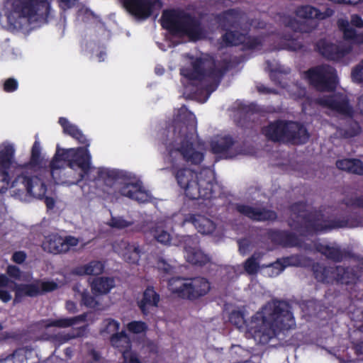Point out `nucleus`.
Segmentation results:
<instances>
[{
    "instance_id": "obj_1",
    "label": "nucleus",
    "mask_w": 363,
    "mask_h": 363,
    "mask_svg": "<svg viewBox=\"0 0 363 363\" xmlns=\"http://www.w3.org/2000/svg\"><path fill=\"white\" fill-rule=\"evenodd\" d=\"M15 152L13 144L3 143L0 145V193L17 187L18 190H25L34 198L43 199L47 192V186L37 176L42 171L48 172L55 184L66 182L68 149L60 148L57 145L48 165L42 156L40 143L38 140L33 144L28 162L17 164L14 160Z\"/></svg>"
},
{
    "instance_id": "obj_2",
    "label": "nucleus",
    "mask_w": 363,
    "mask_h": 363,
    "mask_svg": "<svg viewBox=\"0 0 363 363\" xmlns=\"http://www.w3.org/2000/svg\"><path fill=\"white\" fill-rule=\"evenodd\" d=\"M229 322L236 328H247L256 335L277 336L281 332L288 331L296 327V322L290 304L283 300L272 299L252 316L250 322L245 313L233 310L229 314Z\"/></svg>"
},
{
    "instance_id": "obj_3",
    "label": "nucleus",
    "mask_w": 363,
    "mask_h": 363,
    "mask_svg": "<svg viewBox=\"0 0 363 363\" xmlns=\"http://www.w3.org/2000/svg\"><path fill=\"white\" fill-rule=\"evenodd\" d=\"M197 137L196 116L183 105L174 114L172 123L163 130L160 140L169 157L180 154L185 162L199 164L204 155L194 147Z\"/></svg>"
},
{
    "instance_id": "obj_4",
    "label": "nucleus",
    "mask_w": 363,
    "mask_h": 363,
    "mask_svg": "<svg viewBox=\"0 0 363 363\" xmlns=\"http://www.w3.org/2000/svg\"><path fill=\"white\" fill-rule=\"evenodd\" d=\"M307 203L297 201L289 206L291 218L288 225L301 236L326 233L334 229L355 228L360 225L362 218L357 212L335 219H329L320 210L307 212Z\"/></svg>"
},
{
    "instance_id": "obj_5",
    "label": "nucleus",
    "mask_w": 363,
    "mask_h": 363,
    "mask_svg": "<svg viewBox=\"0 0 363 363\" xmlns=\"http://www.w3.org/2000/svg\"><path fill=\"white\" fill-rule=\"evenodd\" d=\"M160 23L173 36H186L193 42L205 38V30L201 20L183 9L164 10Z\"/></svg>"
},
{
    "instance_id": "obj_6",
    "label": "nucleus",
    "mask_w": 363,
    "mask_h": 363,
    "mask_svg": "<svg viewBox=\"0 0 363 363\" xmlns=\"http://www.w3.org/2000/svg\"><path fill=\"white\" fill-rule=\"evenodd\" d=\"M315 279L325 284L336 283L347 286L363 282V258L353 266H325L315 263L313 265Z\"/></svg>"
},
{
    "instance_id": "obj_7",
    "label": "nucleus",
    "mask_w": 363,
    "mask_h": 363,
    "mask_svg": "<svg viewBox=\"0 0 363 363\" xmlns=\"http://www.w3.org/2000/svg\"><path fill=\"white\" fill-rule=\"evenodd\" d=\"M262 133L268 140L274 143L305 144L309 139L306 128L293 121L276 120L262 128Z\"/></svg>"
},
{
    "instance_id": "obj_8",
    "label": "nucleus",
    "mask_w": 363,
    "mask_h": 363,
    "mask_svg": "<svg viewBox=\"0 0 363 363\" xmlns=\"http://www.w3.org/2000/svg\"><path fill=\"white\" fill-rule=\"evenodd\" d=\"M216 20L220 29L225 31L221 39L227 47L240 43L244 37L242 32H250L251 29V23L247 19L245 13L239 8L223 11L216 16Z\"/></svg>"
},
{
    "instance_id": "obj_9",
    "label": "nucleus",
    "mask_w": 363,
    "mask_h": 363,
    "mask_svg": "<svg viewBox=\"0 0 363 363\" xmlns=\"http://www.w3.org/2000/svg\"><path fill=\"white\" fill-rule=\"evenodd\" d=\"M168 289L179 298L194 301L205 296L210 291L211 284L202 277H174L168 279Z\"/></svg>"
},
{
    "instance_id": "obj_10",
    "label": "nucleus",
    "mask_w": 363,
    "mask_h": 363,
    "mask_svg": "<svg viewBox=\"0 0 363 363\" xmlns=\"http://www.w3.org/2000/svg\"><path fill=\"white\" fill-rule=\"evenodd\" d=\"M191 67L182 68L180 73L189 80L203 81L211 78L220 81L223 75L230 68V62L223 60L219 67H216L214 61L204 57L194 58L191 62Z\"/></svg>"
},
{
    "instance_id": "obj_11",
    "label": "nucleus",
    "mask_w": 363,
    "mask_h": 363,
    "mask_svg": "<svg viewBox=\"0 0 363 363\" xmlns=\"http://www.w3.org/2000/svg\"><path fill=\"white\" fill-rule=\"evenodd\" d=\"M50 11V3L48 0H12L11 13V17L25 18L29 22L40 19L46 20Z\"/></svg>"
},
{
    "instance_id": "obj_12",
    "label": "nucleus",
    "mask_w": 363,
    "mask_h": 363,
    "mask_svg": "<svg viewBox=\"0 0 363 363\" xmlns=\"http://www.w3.org/2000/svg\"><path fill=\"white\" fill-rule=\"evenodd\" d=\"M11 291L15 292L13 305L21 302L24 296L36 297L38 289L34 281L30 284H18L4 274H0V300L8 303L12 298Z\"/></svg>"
},
{
    "instance_id": "obj_13",
    "label": "nucleus",
    "mask_w": 363,
    "mask_h": 363,
    "mask_svg": "<svg viewBox=\"0 0 363 363\" xmlns=\"http://www.w3.org/2000/svg\"><path fill=\"white\" fill-rule=\"evenodd\" d=\"M309 84L320 91H333L337 87V71L326 64H322L308 69L305 72Z\"/></svg>"
},
{
    "instance_id": "obj_14",
    "label": "nucleus",
    "mask_w": 363,
    "mask_h": 363,
    "mask_svg": "<svg viewBox=\"0 0 363 363\" xmlns=\"http://www.w3.org/2000/svg\"><path fill=\"white\" fill-rule=\"evenodd\" d=\"M172 169L178 185L184 190L185 196L189 199H194L196 196L199 195L196 186L201 177L203 174L205 176L207 174H211L209 170H204L198 174L187 167L179 168L177 170L172 167Z\"/></svg>"
},
{
    "instance_id": "obj_15",
    "label": "nucleus",
    "mask_w": 363,
    "mask_h": 363,
    "mask_svg": "<svg viewBox=\"0 0 363 363\" xmlns=\"http://www.w3.org/2000/svg\"><path fill=\"white\" fill-rule=\"evenodd\" d=\"M315 49L324 58L336 62H342L351 53L352 46L345 43L337 45L325 39H320L315 44Z\"/></svg>"
},
{
    "instance_id": "obj_16",
    "label": "nucleus",
    "mask_w": 363,
    "mask_h": 363,
    "mask_svg": "<svg viewBox=\"0 0 363 363\" xmlns=\"http://www.w3.org/2000/svg\"><path fill=\"white\" fill-rule=\"evenodd\" d=\"M125 9L138 19L145 20L162 7L161 0H123Z\"/></svg>"
},
{
    "instance_id": "obj_17",
    "label": "nucleus",
    "mask_w": 363,
    "mask_h": 363,
    "mask_svg": "<svg viewBox=\"0 0 363 363\" xmlns=\"http://www.w3.org/2000/svg\"><path fill=\"white\" fill-rule=\"evenodd\" d=\"M87 147L69 148V168L78 167L81 171L77 183L81 182L85 176H87L91 169V155ZM72 184H76V182H69V185Z\"/></svg>"
},
{
    "instance_id": "obj_18",
    "label": "nucleus",
    "mask_w": 363,
    "mask_h": 363,
    "mask_svg": "<svg viewBox=\"0 0 363 363\" xmlns=\"http://www.w3.org/2000/svg\"><path fill=\"white\" fill-rule=\"evenodd\" d=\"M319 104L340 116L352 118L354 109L346 95L335 94L320 99Z\"/></svg>"
},
{
    "instance_id": "obj_19",
    "label": "nucleus",
    "mask_w": 363,
    "mask_h": 363,
    "mask_svg": "<svg viewBox=\"0 0 363 363\" xmlns=\"http://www.w3.org/2000/svg\"><path fill=\"white\" fill-rule=\"evenodd\" d=\"M235 208L239 213L252 220L264 222L277 219V213L274 211L265 208H255L242 203H237Z\"/></svg>"
},
{
    "instance_id": "obj_20",
    "label": "nucleus",
    "mask_w": 363,
    "mask_h": 363,
    "mask_svg": "<svg viewBox=\"0 0 363 363\" xmlns=\"http://www.w3.org/2000/svg\"><path fill=\"white\" fill-rule=\"evenodd\" d=\"M267 235L274 245L283 247H297L301 244L298 236L289 230L269 229Z\"/></svg>"
},
{
    "instance_id": "obj_21",
    "label": "nucleus",
    "mask_w": 363,
    "mask_h": 363,
    "mask_svg": "<svg viewBox=\"0 0 363 363\" xmlns=\"http://www.w3.org/2000/svg\"><path fill=\"white\" fill-rule=\"evenodd\" d=\"M110 342L113 347L116 348L122 354L123 360H131V358L133 359L134 355L137 354L131 350V341L124 330L118 333L113 334L110 337Z\"/></svg>"
},
{
    "instance_id": "obj_22",
    "label": "nucleus",
    "mask_w": 363,
    "mask_h": 363,
    "mask_svg": "<svg viewBox=\"0 0 363 363\" xmlns=\"http://www.w3.org/2000/svg\"><path fill=\"white\" fill-rule=\"evenodd\" d=\"M196 188L197 191H199V195L196 196L194 199H189L190 200H197L199 199L204 200L213 199L220 196L221 194L220 186L217 183L213 182L211 178L208 180L203 179L202 176L199 179Z\"/></svg>"
},
{
    "instance_id": "obj_23",
    "label": "nucleus",
    "mask_w": 363,
    "mask_h": 363,
    "mask_svg": "<svg viewBox=\"0 0 363 363\" xmlns=\"http://www.w3.org/2000/svg\"><path fill=\"white\" fill-rule=\"evenodd\" d=\"M119 194L139 203H145L150 201V194L144 189L140 182L127 183L123 185Z\"/></svg>"
},
{
    "instance_id": "obj_24",
    "label": "nucleus",
    "mask_w": 363,
    "mask_h": 363,
    "mask_svg": "<svg viewBox=\"0 0 363 363\" xmlns=\"http://www.w3.org/2000/svg\"><path fill=\"white\" fill-rule=\"evenodd\" d=\"M235 143V141L231 136L225 135L211 143V151L225 158H233L237 155L233 148Z\"/></svg>"
},
{
    "instance_id": "obj_25",
    "label": "nucleus",
    "mask_w": 363,
    "mask_h": 363,
    "mask_svg": "<svg viewBox=\"0 0 363 363\" xmlns=\"http://www.w3.org/2000/svg\"><path fill=\"white\" fill-rule=\"evenodd\" d=\"M315 250L325 256L328 259L334 262H341L347 258L351 257V252L340 246H330L322 243L315 245Z\"/></svg>"
},
{
    "instance_id": "obj_26",
    "label": "nucleus",
    "mask_w": 363,
    "mask_h": 363,
    "mask_svg": "<svg viewBox=\"0 0 363 363\" xmlns=\"http://www.w3.org/2000/svg\"><path fill=\"white\" fill-rule=\"evenodd\" d=\"M160 297L152 286H148L143 293L142 298L138 301V306L143 315H147L152 308L157 307Z\"/></svg>"
},
{
    "instance_id": "obj_27",
    "label": "nucleus",
    "mask_w": 363,
    "mask_h": 363,
    "mask_svg": "<svg viewBox=\"0 0 363 363\" xmlns=\"http://www.w3.org/2000/svg\"><path fill=\"white\" fill-rule=\"evenodd\" d=\"M42 247L45 251L52 254H59L68 251V236L62 238L57 234H51L45 237Z\"/></svg>"
},
{
    "instance_id": "obj_28",
    "label": "nucleus",
    "mask_w": 363,
    "mask_h": 363,
    "mask_svg": "<svg viewBox=\"0 0 363 363\" xmlns=\"http://www.w3.org/2000/svg\"><path fill=\"white\" fill-rule=\"evenodd\" d=\"M89 283L91 293L95 296L108 294L116 285L114 279L108 277L89 278Z\"/></svg>"
},
{
    "instance_id": "obj_29",
    "label": "nucleus",
    "mask_w": 363,
    "mask_h": 363,
    "mask_svg": "<svg viewBox=\"0 0 363 363\" xmlns=\"http://www.w3.org/2000/svg\"><path fill=\"white\" fill-rule=\"evenodd\" d=\"M282 22L286 27L289 28L296 33H309L317 26L316 23H313L311 21H299L291 16H284L282 17Z\"/></svg>"
},
{
    "instance_id": "obj_30",
    "label": "nucleus",
    "mask_w": 363,
    "mask_h": 363,
    "mask_svg": "<svg viewBox=\"0 0 363 363\" xmlns=\"http://www.w3.org/2000/svg\"><path fill=\"white\" fill-rule=\"evenodd\" d=\"M186 220L191 223L198 232L203 235L212 234L216 230L215 223L200 214H189Z\"/></svg>"
},
{
    "instance_id": "obj_31",
    "label": "nucleus",
    "mask_w": 363,
    "mask_h": 363,
    "mask_svg": "<svg viewBox=\"0 0 363 363\" xmlns=\"http://www.w3.org/2000/svg\"><path fill=\"white\" fill-rule=\"evenodd\" d=\"M69 340L86 335L88 324L86 323V315L82 314L73 318H69Z\"/></svg>"
},
{
    "instance_id": "obj_32",
    "label": "nucleus",
    "mask_w": 363,
    "mask_h": 363,
    "mask_svg": "<svg viewBox=\"0 0 363 363\" xmlns=\"http://www.w3.org/2000/svg\"><path fill=\"white\" fill-rule=\"evenodd\" d=\"M104 264L99 260H92L89 263L78 266L74 268L71 274L84 276V275H99L104 272Z\"/></svg>"
},
{
    "instance_id": "obj_33",
    "label": "nucleus",
    "mask_w": 363,
    "mask_h": 363,
    "mask_svg": "<svg viewBox=\"0 0 363 363\" xmlns=\"http://www.w3.org/2000/svg\"><path fill=\"white\" fill-rule=\"evenodd\" d=\"M336 167L348 173L363 176V162L359 159H342L336 161Z\"/></svg>"
},
{
    "instance_id": "obj_34",
    "label": "nucleus",
    "mask_w": 363,
    "mask_h": 363,
    "mask_svg": "<svg viewBox=\"0 0 363 363\" xmlns=\"http://www.w3.org/2000/svg\"><path fill=\"white\" fill-rule=\"evenodd\" d=\"M186 260L193 265L202 267L210 262V257L198 247L185 246Z\"/></svg>"
},
{
    "instance_id": "obj_35",
    "label": "nucleus",
    "mask_w": 363,
    "mask_h": 363,
    "mask_svg": "<svg viewBox=\"0 0 363 363\" xmlns=\"http://www.w3.org/2000/svg\"><path fill=\"white\" fill-rule=\"evenodd\" d=\"M250 32L243 31L242 34L244 35L243 38L241 39V43L238 44H233L232 46L242 45L243 50H252L263 45V40L260 36H252L249 35Z\"/></svg>"
},
{
    "instance_id": "obj_36",
    "label": "nucleus",
    "mask_w": 363,
    "mask_h": 363,
    "mask_svg": "<svg viewBox=\"0 0 363 363\" xmlns=\"http://www.w3.org/2000/svg\"><path fill=\"white\" fill-rule=\"evenodd\" d=\"M295 14L297 17L312 21L313 19L319 20L320 9L311 5H302L296 8Z\"/></svg>"
},
{
    "instance_id": "obj_37",
    "label": "nucleus",
    "mask_w": 363,
    "mask_h": 363,
    "mask_svg": "<svg viewBox=\"0 0 363 363\" xmlns=\"http://www.w3.org/2000/svg\"><path fill=\"white\" fill-rule=\"evenodd\" d=\"M349 118L350 119L347 122L345 126L341 130L342 135L346 138L355 137L362 131V128L359 123L353 120L352 118Z\"/></svg>"
},
{
    "instance_id": "obj_38",
    "label": "nucleus",
    "mask_w": 363,
    "mask_h": 363,
    "mask_svg": "<svg viewBox=\"0 0 363 363\" xmlns=\"http://www.w3.org/2000/svg\"><path fill=\"white\" fill-rule=\"evenodd\" d=\"M261 256L259 253L255 252L251 257L245 260L243 264L245 272L250 275L257 273L259 269V259Z\"/></svg>"
},
{
    "instance_id": "obj_39",
    "label": "nucleus",
    "mask_w": 363,
    "mask_h": 363,
    "mask_svg": "<svg viewBox=\"0 0 363 363\" xmlns=\"http://www.w3.org/2000/svg\"><path fill=\"white\" fill-rule=\"evenodd\" d=\"M120 328V323L113 318H106L103 321V328L100 330L101 335L105 336L106 335H110L118 333Z\"/></svg>"
},
{
    "instance_id": "obj_40",
    "label": "nucleus",
    "mask_w": 363,
    "mask_h": 363,
    "mask_svg": "<svg viewBox=\"0 0 363 363\" xmlns=\"http://www.w3.org/2000/svg\"><path fill=\"white\" fill-rule=\"evenodd\" d=\"M34 284H35L38 289V296L40 295H43L44 294L52 292L56 290L58 287V285L54 281H41L40 279L34 280Z\"/></svg>"
},
{
    "instance_id": "obj_41",
    "label": "nucleus",
    "mask_w": 363,
    "mask_h": 363,
    "mask_svg": "<svg viewBox=\"0 0 363 363\" xmlns=\"http://www.w3.org/2000/svg\"><path fill=\"white\" fill-rule=\"evenodd\" d=\"M69 136L76 140V141L84 146H89V141L86 135L75 125L69 123Z\"/></svg>"
},
{
    "instance_id": "obj_42",
    "label": "nucleus",
    "mask_w": 363,
    "mask_h": 363,
    "mask_svg": "<svg viewBox=\"0 0 363 363\" xmlns=\"http://www.w3.org/2000/svg\"><path fill=\"white\" fill-rule=\"evenodd\" d=\"M133 224V221L127 220L122 216H111L107 225L112 228L118 230L125 229L131 226Z\"/></svg>"
},
{
    "instance_id": "obj_43",
    "label": "nucleus",
    "mask_w": 363,
    "mask_h": 363,
    "mask_svg": "<svg viewBox=\"0 0 363 363\" xmlns=\"http://www.w3.org/2000/svg\"><path fill=\"white\" fill-rule=\"evenodd\" d=\"M155 239L162 244H169L171 241L170 234L162 228L157 227L152 230Z\"/></svg>"
},
{
    "instance_id": "obj_44",
    "label": "nucleus",
    "mask_w": 363,
    "mask_h": 363,
    "mask_svg": "<svg viewBox=\"0 0 363 363\" xmlns=\"http://www.w3.org/2000/svg\"><path fill=\"white\" fill-rule=\"evenodd\" d=\"M96 296L93 294L91 295L87 290H84L81 294V302L82 304L84 305L87 308H96L99 303L96 299Z\"/></svg>"
},
{
    "instance_id": "obj_45",
    "label": "nucleus",
    "mask_w": 363,
    "mask_h": 363,
    "mask_svg": "<svg viewBox=\"0 0 363 363\" xmlns=\"http://www.w3.org/2000/svg\"><path fill=\"white\" fill-rule=\"evenodd\" d=\"M127 330L133 334H140L147 330V324L141 320H133L127 324Z\"/></svg>"
},
{
    "instance_id": "obj_46",
    "label": "nucleus",
    "mask_w": 363,
    "mask_h": 363,
    "mask_svg": "<svg viewBox=\"0 0 363 363\" xmlns=\"http://www.w3.org/2000/svg\"><path fill=\"white\" fill-rule=\"evenodd\" d=\"M286 39V41L284 43L283 48L290 51H298L303 49V44L298 39L292 38L291 35Z\"/></svg>"
},
{
    "instance_id": "obj_47",
    "label": "nucleus",
    "mask_w": 363,
    "mask_h": 363,
    "mask_svg": "<svg viewBox=\"0 0 363 363\" xmlns=\"http://www.w3.org/2000/svg\"><path fill=\"white\" fill-rule=\"evenodd\" d=\"M285 260L286 265L287 267L294 266V267H300L303 264V261L306 257L301 255H292L289 257H284Z\"/></svg>"
},
{
    "instance_id": "obj_48",
    "label": "nucleus",
    "mask_w": 363,
    "mask_h": 363,
    "mask_svg": "<svg viewBox=\"0 0 363 363\" xmlns=\"http://www.w3.org/2000/svg\"><path fill=\"white\" fill-rule=\"evenodd\" d=\"M342 203L347 207H356L363 208V196L356 197H345Z\"/></svg>"
},
{
    "instance_id": "obj_49",
    "label": "nucleus",
    "mask_w": 363,
    "mask_h": 363,
    "mask_svg": "<svg viewBox=\"0 0 363 363\" xmlns=\"http://www.w3.org/2000/svg\"><path fill=\"white\" fill-rule=\"evenodd\" d=\"M18 88V82L13 77H9L5 79L2 83V89L6 93L16 91Z\"/></svg>"
},
{
    "instance_id": "obj_50",
    "label": "nucleus",
    "mask_w": 363,
    "mask_h": 363,
    "mask_svg": "<svg viewBox=\"0 0 363 363\" xmlns=\"http://www.w3.org/2000/svg\"><path fill=\"white\" fill-rule=\"evenodd\" d=\"M351 77L354 82H363V60L352 69Z\"/></svg>"
},
{
    "instance_id": "obj_51",
    "label": "nucleus",
    "mask_w": 363,
    "mask_h": 363,
    "mask_svg": "<svg viewBox=\"0 0 363 363\" xmlns=\"http://www.w3.org/2000/svg\"><path fill=\"white\" fill-rule=\"evenodd\" d=\"M45 328L57 327V328H67L68 327V318L62 319H48L45 321Z\"/></svg>"
},
{
    "instance_id": "obj_52",
    "label": "nucleus",
    "mask_w": 363,
    "mask_h": 363,
    "mask_svg": "<svg viewBox=\"0 0 363 363\" xmlns=\"http://www.w3.org/2000/svg\"><path fill=\"white\" fill-rule=\"evenodd\" d=\"M98 175L102 179H111L113 180L116 179L119 177V173L115 170H110L106 169H99L98 171Z\"/></svg>"
},
{
    "instance_id": "obj_53",
    "label": "nucleus",
    "mask_w": 363,
    "mask_h": 363,
    "mask_svg": "<svg viewBox=\"0 0 363 363\" xmlns=\"http://www.w3.org/2000/svg\"><path fill=\"white\" fill-rule=\"evenodd\" d=\"M157 268L165 274H172L174 272V267L163 259L158 260Z\"/></svg>"
},
{
    "instance_id": "obj_54",
    "label": "nucleus",
    "mask_w": 363,
    "mask_h": 363,
    "mask_svg": "<svg viewBox=\"0 0 363 363\" xmlns=\"http://www.w3.org/2000/svg\"><path fill=\"white\" fill-rule=\"evenodd\" d=\"M286 267L287 266L286 265L284 257L282 259H277V260L275 261L274 262L267 265V267H272L276 270V272H274L276 275L279 274L281 272H283L285 269Z\"/></svg>"
},
{
    "instance_id": "obj_55",
    "label": "nucleus",
    "mask_w": 363,
    "mask_h": 363,
    "mask_svg": "<svg viewBox=\"0 0 363 363\" xmlns=\"http://www.w3.org/2000/svg\"><path fill=\"white\" fill-rule=\"evenodd\" d=\"M6 274L9 277L15 280H19L21 279V270L19 267L16 265H9L6 269Z\"/></svg>"
},
{
    "instance_id": "obj_56",
    "label": "nucleus",
    "mask_w": 363,
    "mask_h": 363,
    "mask_svg": "<svg viewBox=\"0 0 363 363\" xmlns=\"http://www.w3.org/2000/svg\"><path fill=\"white\" fill-rule=\"evenodd\" d=\"M26 257L24 251H16L13 254L11 259L13 262L21 264L25 262Z\"/></svg>"
},
{
    "instance_id": "obj_57",
    "label": "nucleus",
    "mask_w": 363,
    "mask_h": 363,
    "mask_svg": "<svg viewBox=\"0 0 363 363\" xmlns=\"http://www.w3.org/2000/svg\"><path fill=\"white\" fill-rule=\"evenodd\" d=\"M357 36V31L352 28H346L344 29L343 38L345 40H351L354 42L355 37Z\"/></svg>"
},
{
    "instance_id": "obj_58",
    "label": "nucleus",
    "mask_w": 363,
    "mask_h": 363,
    "mask_svg": "<svg viewBox=\"0 0 363 363\" xmlns=\"http://www.w3.org/2000/svg\"><path fill=\"white\" fill-rule=\"evenodd\" d=\"M351 23L357 28H363V20L358 14H354L351 16Z\"/></svg>"
},
{
    "instance_id": "obj_59",
    "label": "nucleus",
    "mask_w": 363,
    "mask_h": 363,
    "mask_svg": "<svg viewBox=\"0 0 363 363\" xmlns=\"http://www.w3.org/2000/svg\"><path fill=\"white\" fill-rule=\"evenodd\" d=\"M319 20H324L334 14V11L330 8H327L325 11L322 12L320 11Z\"/></svg>"
},
{
    "instance_id": "obj_60",
    "label": "nucleus",
    "mask_w": 363,
    "mask_h": 363,
    "mask_svg": "<svg viewBox=\"0 0 363 363\" xmlns=\"http://www.w3.org/2000/svg\"><path fill=\"white\" fill-rule=\"evenodd\" d=\"M238 246H239V251H240V254L244 255L245 253V251L249 247V243L245 240H239Z\"/></svg>"
},
{
    "instance_id": "obj_61",
    "label": "nucleus",
    "mask_w": 363,
    "mask_h": 363,
    "mask_svg": "<svg viewBox=\"0 0 363 363\" xmlns=\"http://www.w3.org/2000/svg\"><path fill=\"white\" fill-rule=\"evenodd\" d=\"M59 123L63 128V132L65 133H68V119L64 117H60L59 118Z\"/></svg>"
},
{
    "instance_id": "obj_62",
    "label": "nucleus",
    "mask_w": 363,
    "mask_h": 363,
    "mask_svg": "<svg viewBox=\"0 0 363 363\" xmlns=\"http://www.w3.org/2000/svg\"><path fill=\"white\" fill-rule=\"evenodd\" d=\"M45 203L48 209H52L55 206V200L52 197L45 196Z\"/></svg>"
},
{
    "instance_id": "obj_63",
    "label": "nucleus",
    "mask_w": 363,
    "mask_h": 363,
    "mask_svg": "<svg viewBox=\"0 0 363 363\" xmlns=\"http://www.w3.org/2000/svg\"><path fill=\"white\" fill-rule=\"evenodd\" d=\"M354 350L357 354H363V340L355 344Z\"/></svg>"
},
{
    "instance_id": "obj_64",
    "label": "nucleus",
    "mask_w": 363,
    "mask_h": 363,
    "mask_svg": "<svg viewBox=\"0 0 363 363\" xmlns=\"http://www.w3.org/2000/svg\"><path fill=\"white\" fill-rule=\"evenodd\" d=\"M338 26L342 32H344V29L350 27L348 21L342 19L338 21Z\"/></svg>"
}]
</instances>
